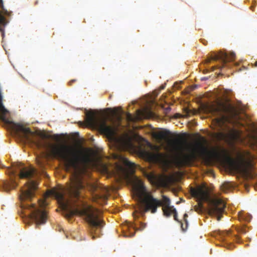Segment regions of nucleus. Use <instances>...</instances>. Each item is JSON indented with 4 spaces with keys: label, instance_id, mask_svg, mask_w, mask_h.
<instances>
[{
    "label": "nucleus",
    "instance_id": "nucleus-30",
    "mask_svg": "<svg viewBox=\"0 0 257 257\" xmlns=\"http://www.w3.org/2000/svg\"><path fill=\"white\" fill-rule=\"evenodd\" d=\"M146 227V223H143V222H140V230H143L145 227Z\"/></svg>",
    "mask_w": 257,
    "mask_h": 257
},
{
    "label": "nucleus",
    "instance_id": "nucleus-16",
    "mask_svg": "<svg viewBox=\"0 0 257 257\" xmlns=\"http://www.w3.org/2000/svg\"><path fill=\"white\" fill-rule=\"evenodd\" d=\"M156 199L159 201L158 202V205L156 206V209H155V211H153L152 209H148V211H150L152 213H155L157 211V208L158 207H160V206H162L163 207H169L170 206V199L165 196V195H163L162 196V200L161 201L157 198H156Z\"/></svg>",
    "mask_w": 257,
    "mask_h": 257
},
{
    "label": "nucleus",
    "instance_id": "nucleus-5",
    "mask_svg": "<svg viewBox=\"0 0 257 257\" xmlns=\"http://www.w3.org/2000/svg\"><path fill=\"white\" fill-rule=\"evenodd\" d=\"M191 193L201 203L205 201L208 203V212L210 215L217 216L218 220L221 218V214L225 207L224 202L218 198H211L205 186H199L196 188H191Z\"/></svg>",
    "mask_w": 257,
    "mask_h": 257
},
{
    "label": "nucleus",
    "instance_id": "nucleus-20",
    "mask_svg": "<svg viewBox=\"0 0 257 257\" xmlns=\"http://www.w3.org/2000/svg\"><path fill=\"white\" fill-rule=\"evenodd\" d=\"M6 25V19L2 15V13L0 11V32L2 33V36L3 37H4V28Z\"/></svg>",
    "mask_w": 257,
    "mask_h": 257
},
{
    "label": "nucleus",
    "instance_id": "nucleus-18",
    "mask_svg": "<svg viewBox=\"0 0 257 257\" xmlns=\"http://www.w3.org/2000/svg\"><path fill=\"white\" fill-rule=\"evenodd\" d=\"M140 154L142 157L150 161H153L156 159V156L154 154L145 150H141Z\"/></svg>",
    "mask_w": 257,
    "mask_h": 257
},
{
    "label": "nucleus",
    "instance_id": "nucleus-4",
    "mask_svg": "<svg viewBox=\"0 0 257 257\" xmlns=\"http://www.w3.org/2000/svg\"><path fill=\"white\" fill-rule=\"evenodd\" d=\"M98 209L83 202L79 207L68 209L66 217L70 218L74 215L83 216L89 225V231L92 238L94 239V234H97V229L103 226L104 222L100 219Z\"/></svg>",
    "mask_w": 257,
    "mask_h": 257
},
{
    "label": "nucleus",
    "instance_id": "nucleus-13",
    "mask_svg": "<svg viewBox=\"0 0 257 257\" xmlns=\"http://www.w3.org/2000/svg\"><path fill=\"white\" fill-rule=\"evenodd\" d=\"M89 187L96 199L104 198L105 197V193L107 192L106 188H101L95 184L90 185Z\"/></svg>",
    "mask_w": 257,
    "mask_h": 257
},
{
    "label": "nucleus",
    "instance_id": "nucleus-7",
    "mask_svg": "<svg viewBox=\"0 0 257 257\" xmlns=\"http://www.w3.org/2000/svg\"><path fill=\"white\" fill-rule=\"evenodd\" d=\"M209 109L214 115L218 116L214 121L220 127L225 122L235 118L237 114L235 107L229 102H218L216 104L211 105Z\"/></svg>",
    "mask_w": 257,
    "mask_h": 257
},
{
    "label": "nucleus",
    "instance_id": "nucleus-28",
    "mask_svg": "<svg viewBox=\"0 0 257 257\" xmlns=\"http://www.w3.org/2000/svg\"><path fill=\"white\" fill-rule=\"evenodd\" d=\"M39 203L41 207H44L48 205L47 202L44 200H39Z\"/></svg>",
    "mask_w": 257,
    "mask_h": 257
},
{
    "label": "nucleus",
    "instance_id": "nucleus-25",
    "mask_svg": "<svg viewBox=\"0 0 257 257\" xmlns=\"http://www.w3.org/2000/svg\"><path fill=\"white\" fill-rule=\"evenodd\" d=\"M141 112L144 116H152L153 115V112L149 108H146Z\"/></svg>",
    "mask_w": 257,
    "mask_h": 257
},
{
    "label": "nucleus",
    "instance_id": "nucleus-15",
    "mask_svg": "<svg viewBox=\"0 0 257 257\" xmlns=\"http://www.w3.org/2000/svg\"><path fill=\"white\" fill-rule=\"evenodd\" d=\"M48 195L54 197L58 201L63 202L64 201V195L63 190L53 189L48 192Z\"/></svg>",
    "mask_w": 257,
    "mask_h": 257
},
{
    "label": "nucleus",
    "instance_id": "nucleus-24",
    "mask_svg": "<svg viewBox=\"0 0 257 257\" xmlns=\"http://www.w3.org/2000/svg\"><path fill=\"white\" fill-rule=\"evenodd\" d=\"M235 229L238 233L240 234H245L247 230L246 229V228L244 226H240V227H235Z\"/></svg>",
    "mask_w": 257,
    "mask_h": 257
},
{
    "label": "nucleus",
    "instance_id": "nucleus-31",
    "mask_svg": "<svg viewBox=\"0 0 257 257\" xmlns=\"http://www.w3.org/2000/svg\"><path fill=\"white\" fill-rule=\"evenodd\" d=\"M127 118L128 120H130V121L133 120V117L130 113H128L127 114Z\"/></svg>",
    "mask_w": 257,
    "mask_h": 257
},
{
    "label": "nucleus",
    "instance_id": "nucleus-37",
    "mask_svg": "<svg viewBox=\"0 0 257 257\" xmlns=\"http://www.w3.org/2000/svg\"><path fill=\"white\" fill-rule=\"evenodd\" d=\"M202 80H206V79H207V78H205V77H204L203 78L201 79Z\"/></svg>",
    "mask_w": 257,
    "mask_h": 257
},
{
    "label": "nucleus",
    "instance_id": "nucleus-33",
    "mask_svg": "<svg viewBox=\"0 0 257 257\" xmlns=\"http://www.w3.org/2000/svg\"><path fill=\"white\" fill-rule=\"evenodd\" d=\"M141 139L144 141L145 143H146V144L149 146L151 145L150 143L146 140H145L144 139H143V138H141Z\"/></svg>",
    "mask_w": 257,
    "mask_h": 257
},
{
    "label": "nucleus",
    "instance_id": "nucleus-11",
    "mask_svg": "<svg viewBox=\"0 0 257 257\" xmlns=\"http://www.w3.org/2000/svg\"><path fill=\"white\" fill-rule=\"evenodd\" d=\"M84 187L82 180L78 177H75L68 188V193L71 197L78 198L80 191Z\"/></svg>",
    "mask_w": 257,
    "mask_h": 257
},
{
    "label": "nucleus",
    "instance_id": "nucleus-2",
    "mask_svg": "<svg viewBox=\"0 0 257 257\" xmlns=\"http://www.w3.org/2000/svg\"><path fill=\"white\" fill-rule=\"evenodd\" d=\"M50 152L55 158L63 162L67 168L76 170L80 166H86L91 161L85 152L71 146L54 145L51 147Z\"/></svg>",
    "mask_w": 257,
    "mask_h": 257
},
{
    "label": "nucleus",
    "instance_id": "nucleus-14",
    "mask_svg": "<svg viewBox=\"0 0 257 257\" xmlns=\"http://www.w3.org/2000/svg\"><path fill=\"white\" fill-rule=\"evenodd\" d=\"M36 173V170L33 167H22L20 169L19 178L21 179H30Z\"/></svg>",
    "mask_w": 257,
    "mask_h": 257
},
{
    "label": "nucleus",
    "instance_id": "nucleus-10",
    "mask_svg": "<svg viewBox=\"0 0 257 257\" xmlns=\"http://www.w3.org/2000/svg\"><path fill=\"white\" fill-rule=\"evenodd\" d=\"M216 137L219 140H225L230 145H234L236 143L242 141L241 133L237 130H232L228 135L227 138L226 135L220 132L216 134Z\"/></svg>",
    "mask_w": 257,
    "mask_h": 257
},
{
    "label": "nucleus",
    "instance_id": "nucleus-27",
    "mask_svg": "<svg viewBox=\"0 0 257 257\" xmlns=\"http://www.w3.org/2000/svg\"><path fill=\"white\" fill-rule=\"evenodd\" d=\"M0 8H1L2 12L3 14H4L5 15H9V12L7 10L5 9V7L4 6L3 0H0Z\"/></svg>",
    "mask_w": 257,
    "mask_h": 257
},
{
    "label": "nucleus",
    "instance_id": "nucleus-9",
    "mask_svg": "<svg viewBox=\"0 0 257 257\" xmlns=\"http://www.w3.org/2000/svg\"><path fill=\"white\" fill-rule=\"evenodd\" d=\"M235 54L233 52L229 54L219 52L218 53L211 52L207 59L206 60V63H209L211 60L221 61L222 65L221 66H213L211 67V71H214L216 67L221 69L222 68L227 66V63L234 60Z\"/></svg>",
    "mask_w": 257,
    "mask_h": 257
},
{
    "label": "nucleus",
    "instance_id": "nucleus-40",
    "mask_svg": "<svg viewBox=\"0 0 257 257\" xmlns=\"http://www.w3.org/2000/svg\"><path fill=\"white\" fill-rule=\"evenodd\" d=\"M37 4H38V2L37 1V2H36V3H35V5H37Z\"/></svg>",
    "mask_w": 257,
    "mask_h": 257
},
{
    "label": "nucleus",
    "instance_id": "nucleus-19",
    "mask_svg": "<svg viewBox=\"0 0 257 257\" xmlns=\"http://www.w3.org/2000/svg\"><path fill=\"white\" fill-rule=\"evenodd\" d=\"M122 163L125 167H127L131 172L134 171V169L136 167V164L130 161L126 158H123Z\"/></svg>",
    "mask_w": 257,
    "mask_h": 257
},
{
    "label": "nucleus",
    "instance_id": "nucleus-22",
    "mask_svg": "<svg viewBox=\"0 0 257 257\" xmlns=\"http://www.w3.org/2000/svg\"><path fill=\"white\" fill-rule=\"evenodd\" d=\"M238 217L239 220H243L246 221H250L252 216L248 213H245L244 212H239L238 213Z\"/></svg>",
    "mask_w": 257,
    "mask_h": 257
},
{
    "label": "nucleus",
    "instance_id": "nucleus-35",
    "mask_svg": "<svg viewBox=\"0 0 257 257\" xmlns=\"http://www.w3.org/2000/svg\"><path fill=\"white\" fill-rule=\"evenodd\" d=\"M171 110V108L169 107H168L167 108H166V111H169Z\"/></svg>",
    "mask_w": 257,
    "mask_h": 257
},
{
    "label": "nucleus",
    "instance_id": "nucleus-23",
    "mask_svg": "<svg viewBox=\"0 0 257 257\" xmlns=\"http://www.w3.org/2000/svg\"><path fill=\"white\" fill-rule=\"evenodd\" d=\"M173 207H163L162 208L164 215L167 217H169L173 213Z\"/></svg>",
    "mask_w": 257,
    "mask_h": 257
},
{
    "label": "nucleus",
    "instance_id": "nucleus-29",
    "mask_svg": "<svg viewBox=\"0 0 257 257\" xmlns=\"http://www.w3.org/2000/svg\"><path fill=\"white\" fill-rule=\"evenodd\" d=\"M172 211H173V213L174 214V219L176 221H177L178 222L181 223V221L179 220L178 219L177 212L176 210L175 209H173Z\"/></svg>",
    "mask_w": 257,
    "mask_h": 257
},
{
    "label": "nucleus",
    "instance_id": "nucleus-8",
    "mask_svg": "<svg viewBox=\"0 0 257 257\" xmlns=\"http://www.w3.org/2000/svg\"><path fill=\"white\" fill-rule=\"evenodd\" d=\"M86 122L90 127L97 128L101 133L108 138H112L115 135L114 128L106 124V120L104 118H97L92 111L86 114Z\"/></svg>",
    "mask_w": 257,
    "mask_h": 257
},
{
    "label": "nucleus",
    "instance_id": "nucleus-1",
    "mask_svg": "<svg viewBox=\"0 0 257 257\" xmlns=\"http://www.w3.org/2000/svg\"><path fill=\"white\" fill-rule=\"evenodd\" d=\"M171 135V132L166 130L153 133V138L158 143L166 142L175 150L181 153L180 155L177 158L179 166L189 165L198 157L201 158L206 165H209L214 160L226 156L230 169L235 171L245 172L244 177L245 182L244 186L246 191H249L250 186H253L255 189H257V182L253 183L251 181L254 179V175L247 171L248 168L252 167V161L254 159V156L249 151L238 152L237 159L235 160L228 155L227 151L224 149L221 150V152L216 149L209 150L205 145L207 143L206 140L204 137H200L201 141L197 142L193 147L189 148V153H185L184 145L186 142L180 138L172 141L170 139Z\"/></svg>",
    "mask_w": 257,
    "mask_h": 257
},
{
    "label": "nucleus",
    "instance_id": "nucleus-38",
    "mask_svg": "<svg viewBox=\"0 0 257 257\" xmlns=\"http://www.w3.org/2000/svg\"><path fill=\"white\" fill-rule=\"evenodd\" d=\"M21 167V165L20 164L18 165V167L20 168Z\"/></svg>",
    "mask_w": 257,
    "mask_h": 257
},
{
    "label": "nucleus",
    "instance_id": "nucleus-32",
    "mask_svg": "<svg viewBox=\"0 0 257 257\" xmlns=\"http://www.w3.org/2000/svg\"><path fill=\"white\" fill-rule=\"evenodd\" d=\"M76 81V79H72L71 80H70L69 82H68V84L69 85H71L72 83L75 82Z\"/></svg>",
    "mask_w": 257,
    "mask_h": 257
},
{
    "label": "nucleus",
    "instance_id": "nucleus-3",
    "mask_svg": "<svg viewBox=\"0 0 257 257\" xmlns=\"http://www.w3.org/2000/svg\"><path fill=\"white\" fill-rule=\"evenodd\" d=\"M38 187L36 181L29 180L25 184V186L21 190L20 196L22 202L21 207L23 209H28L30 211V217L34 220L37 226L45 223L47 220V213L45 210H41L38 208L35 204H26L23 202L25 201L31 200L34 196V192Z\"/></svg>",
    "mask_w": 257,
    "mask_h": 257
},
{
    "label": "nucleus",
    "instance_id": "nucleus-39",
    "mask_svg": "<svg viewBox=\"0 0 257 257\" xmlns=\"http://www.w3.org/2000/svg\"><path fill=\"white\" fill-rule=\"evenodd\" d=\"M207 72H208V70H204V73H206Z\"/></svg>",
    "mask_w": 257,
    "mask_h": 257
},
{
    "label": "nucleus",
    "instance_id": "nucleus-26",
    "mask_svg": "<svg viewBox=\"0 0 257 257\" xmlns=\"http://www.w3.org/2000/svg\"><path fill=\"white\" fill-rule=\"evenodd\" d=\"M188 217V215L187 213H185L184 215L183 219L184 221L185 222V227H184L183 226V223L181 222V228L182 230H185L187 229V226H188V221L187 220V218Z\"/></svg>",
    "mask_w": 257,
    "mask_h": 257
},
{
    "label": "nucleus",
    "instance_id": "nucleus-21",
    "mask_svg": "<svg viewBox=\"0 0 257 257\" xmlns=\"http://www.w3.org/2000/svg\"><path fill=\"white\" fill-rule=\"evenodd\" d=\"M221 187L222 191L226 192L233 187V185L231 182H225L222 184Z\"/></svg>",
    "mask_w": 257,
    "mask_h": 257
},
{
    "label": "nucleus",
    "instance_id": "nucleus-34",
    "mask_svg": "<svg viewBox=\"0 0 257 257\" xmlns=\"http://www.w3.org/2000/svg\"><path fill=\"white\" fill-rule=\"evenodd\" d=\"M165 85H162V86L160 87V89H164L165 88Z\"/></svg>",
    "mask_w": 257,
    "mask_h": 257
},
{
    "label": "nucleus",
    "instance_id": "nucleus-6",
    "mask_svg": "<svg viewBox=\"0 0 257 257\" xmlns=\"http://www.w3.org/2000/svg\"><path fill=\"white\" fill-rule=\"evenodd\" d=\"M134 189L140 199V208L139 212L134 213L135 218L139 217V216H144L145 213L148 212V209H152L153 211H155L156 206L159 201L148 192L142 181L139 178H136L134 182Z\"/></svg>",
    "mask_w": 257,
    "mask_h": 257
},
{
    "label": "nucleus",
    "instance_id": "nucleus-36",
    "mask_svg": "<svg viewBox=\"0 0 257 257\" xmlns=\"http://www.w3.org/2000/svg\"><path fill=\"white\" fill-rule=\"evenodd\" d=\"M254 66L257 67V62H255L254 63Z\"/></svg>",
    "mask_w": 257,
    "mask_h": 257
},
{
    "label": "nucleus",
    "instance_id": "nucleus-17",
    "mask_svg": "<svg viewBox=\"0 0 257 257\" xmlns=\"http://www.w3.org/2000/svg\"><path fill=\"white\" fill-rule=\"evenodd\" d=\"M221 236H222L223 240H227V238L230 236L233 237L234 239L238 242H239L240 238L238 235H232L231 231L230 230H225L223 231L220 233Z\"/></svg>",
    "mask_w": 257,
    "mask_h": 257
},
{
    "label": "nucleus",
    "instance_id": "nucleus-12",
    "mask_svg": "<svg viewBox=\"0 0 257 257\" xmlns=\"http://www.w3.org/2000/svg\"><path fill=\"white\" fill-rule=\"evenodd\" d=\"M16 169H11L10 171V175L12 176L9 181L4 183V188L6 191H10L12 189H15L18 185L15 181V177L16 176Z\"/></svg>",
    "mask_w": 257,
    "mask_h": 257
}]
</instances>
